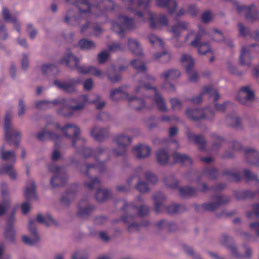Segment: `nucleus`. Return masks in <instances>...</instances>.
I'll list each match as a JSON object with an SVG mask.
<instances>
[{"label": "nucleus", "instance_id": "1", "mask_svg": "<svg viewBox=\"0 0 259 259\" xmlns=\"http://www.w3.org/2000/svg\"><path fill=\"white\" fill-rule=\"evenodd\" d=\"M126 6V9L133 13L135 15L137 16L141 21H145L147 18L149 19V23L152 28H156L158 26H165L167 24V21L164 16H161L159 17L156 16L154 14L150 11L145 12L142 13L140 12H137L134 9L136 4L135 0H122Z\"/></svg>", "mask_w": 259, "mask_h": 259}, {"label": "nucleus", "instance_id": "2", "mask_svg": "<svg viewBox=\"0 0 259 259\" xmlns=\"http://www.w3.org/2000/svg\"><path fill=\"white\" fill-rule=\"evenodd\" d=\"M91 0H66V2L69 6L71 5L76 4V6H73V12L68 10L65 16V21L68 23H71L72 20H75L77 17H84L89 13L91 7L89 4Z\"/></svg>", "mask_w": 259, "mask_h": 259}, {"label": "nucleus", "instance_id": "3", "mask_svg": "<svg viewBox=\"0 0 259 259\" xmlns=\"http://www.w3.org/2000/svg\"><path fill=\"white\" fill-rule=\"evenodd\" d=\"M92 97L93 96H91L89 99L88 96L84 95L80 97L78 100L71 99L66 101L63 99L62 103L65 104L68 108L73 111L82 110L87 103L95 104L97 109H101L105 106V102L100 100V97L99 96H96L95 99H93Z\"/></svg>", "mask_w": 259, "mask_h": 259}, {"label": "nucleus", "instance_id": "4", "mask_svg": "<svg viewBox=\"0 0 259 259\" xmlns=\"http://www.w3.org/2000/svg\"><path fill=\"white\" fill-rule=\"evenodd\" d=\"M136 92L137 93L141 92L145 95L144 100L147 107H149L148 104L151 102L152 101L151 98H152L159 110L161 111H166L167 108L162 98L157 92L155 88H150L148 86H144L137 88Z\"/></svg>", "mask_w": 259, "mask_h": 259}, {"label": "nucleus", "instance_id": "5", "mask_svg": "<svg viewBox=\"0 0 259 259\" xmlns=\"http://www.w3.org/2000/svg\"><path fill=\"white\" fill-rule=\"evenodd\" d=\"M13 113L11 111H8L5 116L4 122V130L6 140L10 144L14 143L16 145L18 144L20 140V133L13 128L11 120Z\"/></svg>", "mask_w": 259, "mask_h": 259}, {"label": "nucleus", "instance_id": "6", "mask_svg": "<svg viewBox=\"0 0 259 259\" xmlns=\"http://www.w3.org/2000/svg\"><path fill=\"white\" fill-rule=\"evenodd\" d=\"M204 33V30H201L200 33L197 34H195L193 31H191L185 37L186 41L191 40L190 45L197 47L199 54L202 55H205L211 51V49L208 44L201 42L202 38V34Z\"/></svg>", "mask_w": 259, "mask_h": 259}, {"label": "nucleus", "instance_id": "7", "mask_svg": "<svg viewBox=\"0 0 259 259\" xmlns=\"http://www.w3.org/2000/svg\"><path fill=\"white\" fill-rule=\"evenodd\" d=\"M135 26L134 20L125 16H119L115 21L112 22L113 31L122 36V33L126 30L131 29Z\"/></svg>", "mask_w": 259, "mask_h": 259}, {"label": "nucleus", "instance_id": "8", "mask_svg": "<svg viewBox=\"0 0 259 259\" xmlns=\"http://www.w3.org/2000/svg\"><path fill=\"white\" fill-rule=\"evenodd\" d=\"M235 6L237 12L244 16L247 21L253 22L259 20V11L254 4L247 7L236 3Z\"/></svg>", "mask_w": 259, "mask_h": 259}, {"label": "nucleus", "instance_id": "9", "mask_svg": "<svg viewBox=\"0 0 259 259\" xmlns=\"http://www.w3.org/2000/svg\"><path fill=\"white\" fill-rule=\"evenodd\" d=\"M110 97L113 100H117L121 98L126 99L129 102H133V106L138 110L142 109L146 106L143 100L135 97H130L126 93L119 89L112 90L111 92Z\"/></svg>", "mask_w": 259, "mask_h": 259}, {"label": "nucleus", "instance_id": "10", "mask_svg": "<svg viewBox=\"0 0 259 259\" xmlns=\"http://www.w3.org/2000/svg\"><path fill=\"white\" fill-rule=\"evenodd\" d=\"M253 52H259L258 45H251L242 48L239 57V63L241 65L248 67L251 66V57L250 54Z\"/></svg>", "mask_w": 259, "mask_h": 259}, {"label": "nucleus", "instance_id": "11", "mask_svg": "<svg viewBox=\"0 0 259 259\" xmlns=\"http://www.w3.org/2000/svg\"><path fill=\"white\" fill-rule=\"evenodd\" d=\"M181 61L188 74L189 79L192 81L197 80L199 78L197 73L192 70L194 65V62L192 57L189 55L183 54Z\"/></svg>", "mask_w": 259, "mask_h": 259}, {"label": "nucleus", "instance_id": "12", "mask_svg": "<svg viewBox=\"0 0 259 259\" xmlns=\"http://www.w3.org/2000/svg\"><path fill=\"white\" fill-rule=\"evenodd\" d=\"M114 141L117 146V149L114 150V153L117 155L124 154L126 151V146L131 141V139L124 135L121 134L116 136Z\"/></svg>", "mask_w": 259, "mask_h": 259}, {"label": "nucleus", "instance_id": "13", "mask_svg": "<svg viewBox=\"0 0 259 259\" xmlns=\"http://www.w3.org/2000/svg\"><path fill=\"white\" fill-rule=\"evenodd\" d=\"M236 99L241 104L248 105L254 99V92L249 87H243L239 91Z\"/></svg>", "mask_w": 259, "mask_h": 259}, {"label": "nucleus", "instance_id": "14", "mask_svg": "<svg viewBox=\"0 0 259 259\" xmlns=\"http://www.w3.org/2000/svg\"><path fill=\"white\" fill-rule=\"evenodd\" d=\"M186 114L190 118L193 120H197L202 118L210 119L212 117L213 112L208 108L204 110L188 109L186 111Z\"/></svg>", "mask_w": 259, "mask_h": 259}, {"label": "nucleus", "instance_id": "15", "mask_svg": "<svg viewBox=\"0 0 259 259\" xmlns=\"http://www.w3.org/2000/svg\"><path fill=\"white\" fill-rule=\"evenodd\" d=\"M133 153L137 158L144 159L150 155L151 149L146 144H139L133 147Z\"/></svg>", "mask_w": 259, "mask_h": 259}, {"label": "nucleus", "instance_id": "16", "mask_svg": "<svg viewBox=\"0 0 259 259\" xmlns=\"http://www.w3.org/2000/svg\"><path fill=\"white\" fill-rule=\"evenodd\" d=\"M79 59L74 56L71 53L66 54L61 60V62L71 68H76L78 72V68L82 66H79Z\"/></svg>", "mask_w": 259, "mask_h": 259}, {"label": "nucleus", "instance_id": "17", "mask_svg": "<svg viewBox=\"0 0 259 259\" xmlns=\"http://www.w3.org/2000/svg\"><path fill=\"white\" fill-rule=\"evenodd\" d=\"M35 226V222L30 221L29 223L28 229L31 233V237L27 236H23L22 237L23 241L25 244L32 245L38 240L39 237L36 234Z\"/></svg>", "mask_w": 259, "mask_h": 259}, {"label": "nucleus", "instance_id": "18", "mask_svg": "<svg viewBox=\"0 0 259 259\" xmlns=\"http://www.w3.org/2000/svg\"><path fill=\"white\" fill-rule=\"evenodd\" d=\"M61 130L66 137L72 138V145L73 146L75 138L79 134L78 128L75 125L67 124L63 128H61Z\"/></svg>", "mask_w": 259, "mask_h": 259}, {"label": "nucleus", "instance_id": "19", "mask_svg": "<svg viewBox=\"0 0 259 259\" xmlns=\"http://www.w3.org/2000/svg\"><path fill=\"white\" fill-rule=\"evenodd\" d=\"M78 72L83 74L90 73L92 75L96 76L103 78L105 76V74L100 69L95 67H88L85 66H82V67L78 68Z\"/></svg>", "mask_w": 259, "mask_h": 259}, {"label": "nucleus", "instance_id": "20", "mask_svg": "<svg viewBox=\"0 0 259 259\" xmlns=\"http://www.w3.org/2000/svg\"><path fill=\"white\" fill-rule=\"evenodd\" d=\"M78 79H73L71 83L61 82L59 80H55L54 84L58 88L62 89L67 92H72L75 90L74 84L79 82Z\"/></svg>", "mask_w": 259, "mask_h": 259}, {"label": "nucleus", "instance_id": "21", "mask_svg": "<svg viewBox=\"0 0 259 259\" xmlns=\"http://www.w3.org/2000/svg\"><path fill=\"white\" fill-rule=\"evenodd\" d=\"M107 130L97 126L93 128L91 132V135L94 138L98 141H102L107 135Z\"/></svg>", "mask_w": 259, "mask_h": 259}, {"label": "nucleus", "instance_id": "22", "mask_svg": "<svg viewBox=\"0 0 259 259\" xmlns=\"http://www.w3.org/2000/svg\"><path fill=\"white\" fill-rule=\"evenodd\" d=\"M24 194L26 198L32 199L35 196V186L33 181H30L27 184Z\"/></svg>", "mask_w": 259, "mask_h": 259}, {"label": "nucleus", "instance_id": "23", "mask_svg": "<svg viewBox=\"0 0 259 259\" xmlns=\"http://www.w3.org/2000/svg\"><path fill=\"white\" fill-rule=\"evenodd\" d=\"M239 33L243 36H246L247 35H249L251 38L255 40L259 41V32L255 31L250 33L249 30L244 27L242 24H239L238 25Z\"/></svg>", "mask_w": 259, "mask_h": 259}, {"label": "nucleus", "instance_id": "24", "mask_svg": "<svg viewBox=\"0 0 259 259\" xmlns=\"http://www.w3.org/2000/svg\"><path fill=\"white\" fill-rule=\"evenodd\" d=\"M189 28V25L186 22H181L174 26L171 32L175 37H178L181 35L183 30L188 29Z\"/></svg>", "mask_w": 259, "mask_h": 259}, {"label": "nucleus", "instance_id": "25", "mask_svg": "<svg viewBox=\"0 0 259 259\" xmlns=\"http://www.w3.org/2000/svg\"><path fill=\"white\" fill-rule=\"evenodd\" d=\"M36 220L39 223L46 226H50L56 224L55 221L53 220L50 215H42L39 214L37 215Z\"/></svg>", "mask_w": 259, "mask_h": 259}, {"label": "nucleus", "instance_id": "26", "mask_svg": "<svg viewBox=\"0 0 259 259\" xmlns=\"http://www.w3.org/2000/svg\"><path fill=\"white\" fill-rule=\"evenodd\" d=\"M2 15L3 17L7 22L12 23L13 24L14 26L16 28V29H17L18 31H19V29L17 28V26L19 25V24L17 21L16 17L11 16L7 8H3L2 11Z\"/></svg>", "mask_w": 259, "mask_h": 259}, {"label": "nucleus", "instance_id": "27", "mask_svg": "<svg viewBox=\"0 0 259 259\" xmlns=\"http://www.w3.org/2000/svg\"><path fill=\"white\" fill-rule=\"evenodd\" d=\"M156 159L158 162L162 165L165 164L167 163L169 156L167 153L162 149H160L156 153Z\"/></svg>", "mask_w": 259, "mask_h": 259}, {"label": "nucleus", "instance_id": "28", "mask_svg": "<svg viewBox=\"0 0 259 259\" xmlns=\"http://www.w3.org/2000/svg\"><path fill=\"white\" fill-rule=\"evenodd\" d=\"M0 157L4 160L13 162L16 159L15 153L12 151H6L4 146L0 149Z\"/></svg>", "mask_w": 259, "mask_h": 259}, {"label": "nucleus", "instance_id": "29", "mask_svg": "<svg viewBox=\"0 0 259 259\" xmlns=\"http://www.w3.org/2000/svg\"><path fill=\"white\" fill-rule=\"evenodd\" d=\"M175 162H180L185 165L190 164L192 162L191 159L186 155L175 153L174 155Z\"/></svg>", "mask_w": 259, "mask_h": 259}, {"label": "nucleus", "instance_id": "30", "mask_svg": "<svg viewBox=\"0 0 259 259\" xmlns=\"http://www.w3.org/2000/svg\"><path fill=\"white\" fill-rule=\"evenodd\" d=\"M175 162H180L185 165L190 164L192 162L191 159L186 155L175 153L174 155Z\"/></svg>", "mask_w": 259, "mask_h": 259}, {"label": "nucleus", "instance_id": "31", "mask_svg": "<svg viewBox=\"0 0 259 259\" xmlns=\"http://www.w3.org/2000/svg\"><path fill=\"white\" fill-rule=\"evenodd\" d=\"M180 72L177 70H169L164 72L161 77L164 80L174 79L180 76Z\"/></svg>", "mask_w": 259, "mask_h": 259}, {"label": "nucleus", "instance_id": "32", "mask_svg": "<svg viewBox=\"0 0 259 259\" xmlns=\"http://www.w3.org/2000/svg\"><path fill=\"white\" fill-rule=\"evenodd\" d=\"M79 47L84 50H90L95 48V44L92 40L88 39H82L78 42Z\"/></svg>", "mask_w": 259, "mask_h": 259}, {"label": "nucleus", "instance_id": "33", "mask_svg": "<svg viewBox=\"0 0 259 259\" xmlns=\"http://www.w3.org/2000/svg\"><path fill=\"white\" fill-rule=\"evenodd\" d=\"M4 236L5 238L10 242H13L15 239V231L13 227L10 225L8 226L5 231Z\"/></svg>", "mask_w": 259, "mask_h": 259}, {"label": "nucleus", "instance_id": "34", "mask_svg": "<svg viewBox=\"0 0 259 259\" xmlns=\"http://www.w3.org/2000/svg\"><path fill=\"white\" fill-rule=\"evenodd\" d=\"M128 45L133 53L136 55L141 54V50L138 42L136 40L129 38L128 39Z\"/></svg>", "mask_w": 259, "mask_h": 259}, {"label": "nucleus", "instance_id": "35", "mask_svg": "<svg viewBox=\"0 0 259 259\" xmlns=\"http://www.w3.org/2000/svg\"><path fill=\"white\" fill-rule=\"evenodd\" d=\"M3 174H8L12 179H15L17 176L16 171L11 165L6 166L5 168L0 169V175Z\"/></svg>", "mask_w": 259, "mask_h": 259}, {"label": "nucleus", "instance_id": "36", "mask_svg": "<svg viewBox=\"0 0 259 259\" xmlns=\"http://www.w3.org/2000/svg\"><path fill=\"white\" fill-rule=\"evenodd\" d=\"M107 75L109 79L113 82L118 81L121 78V76L119 74H117L116 73L115 69L112 66L108 69Z\"/></svg>", "mask_w": 259, "mask_h": 259}, {"label": "nucleus", "instance_id": "37", "mask_svg": "<svg viewBox=\"0 0 259 259\" xmlns=\"http://www.w3.org/2000/svg\"><path fill=\"white\" fill-rule=\"evenodd\" d=\"M208 33L209 35L212 36L213 40L215 41H221L223 40L224 39L222 33L215 29H212L210 30L208 32Z\"/></svg>", "mask_w": 259, "mask_h": 259}, {"label": "nucleus", "instance_id": "38", "mask_svg": "<svg viewBox=\"0 0 259 259\" xmlns=\"http://www.w3.org/2000/svg\"><path fill=\"white\" fill-rule=\"evenodd\" d=\"M154 58L155 60H159L161 62H165L169 60L170 55L167 51L164 50L161 54L154 55Z\"/></svg>", "mask_w": 259, "mask_h": 259}, {"label": "nucleus", "instance_id": "39", "mask_svg": "<svg viewBox=\"0 0 259 259\" xmlns=\"http://www.w3.org/2000/svg\"><path fill=\"white\" fill-rule=\"evenodd\" d=\"M37 138L40 140L48 138L56 140L58 139V137L53 134L47 132L46 131H43L37 135Z\"/></svg>", "mask_w": 259, "mask_h": 259}, {"label": "nucleus", "instance_id": "40", "mask_svg": "<svg viewBox=\"0 0 259 259\" xmlns=\"http://www.w3.org/2000/svg\"><path fill=\"white\" fill-rule=\"evenodd\" d=\"M109 196V192L104 189H99L96 195V199L99 201H102L107 199Z\"/></svg>", "mask_w": 259, "mask_h": 259}, {"label": "nucleus", "instance_id": "41", "mask_svg": "<svg viewBox=\"0 0 259 259\" xmlns=\"http://www.w3.org/2000/svg\"><path fill=\"white\" fill-rule=\"evenodd\" d=\"M132 65L138 71L144 72L146 68L143 62L140 59L133 60L131 62Z\"/></svg>", "mask_w": 259, "mask_h": 259}, {"label": "nucleus", "instance_id": "42", "mask_svg": "<svg viewBox=\"0 0 259 259\" xmlns=\"http://www.w3.org/2000/svg\"><path fill=\"white\" fill-rule=\"evenodd\" d=\"M148 39L150 42L153 46L162 47L163 46V42L162 40L157 36L151 34L149 35Z\"/></svg>", "mask_w": 259, "mask_h": 259}, {"label": "nucleus", "instance_id": "43", "mask_svg": "<svg viewBox=\"0 0 259 259\" xmlns=\"http://www.w3.org/2000/svg\"><path fill=\"white\" fill-rule=\"evenodd\" d=\"M180 195L183 197L193 196L195 194V190L190 187L180 188Z\"/></svg>", "mask_w": 259, "mask_h": 259}, {"label": "nucleus", "instance_id": "44", "mask_svg": "<svg viewBox=\"0 0 259 259\" xmlns=\"http://www.w3.org/2000/svg\"><path fill=\"white\" fill-rule=\"evenodd\" d=\"M156 5L159 7L176 6V3L173 0H156Z\"/></svg>", "mask_w": 259, "mask_h": 259}, {"label": "nucleus", "instance_id": "45", "mask_svg": "<svg viewBox=\"0 0 259 259\" xmlns=\"http://www.w3.org/2000/svg\"><path fill=\"white\" fill-rule=\"evenodd\" d=\"M203 94H208L210 97H213L214 100H217L219 96L217 91L211 87H206L204 89Z\"/></svg>", "mask_w": 259, "mask_h": 259}, {"label": "nucleus", "instance_id": "46", "mask_svg": "<svg viewBox=\"0 0 259 259\" xmlns=\"http://www.w3.org/2000/svg\"><path fill=\"white\" fill-rule=\"evenodd\" d=\"M56 103V102L55 101L51 102L47 101H38L36 102L35 105L36 107L38 108L45 109L51 107L52 104H54Z\"/></svg>", "mask_w": 259, "mask_h": 259}, {"label": "nucleus", "instance_id": "47", "mask_svg": "<svg viewBox=\"0 0 259 259\" xmlns=\"http://www.w3.org/2000/svg\"><path fill=\"white\" fill-rule=\"evenodd\" d=\"M64 180L60 176L57 175L54 176L51 180V184L53 187H56L62 185L64 183Z\"/></svg>", "mask_w": 259, "mask_h": 259}, {"label": "nucleus", "instance_id": "48", "mask_svg": "<svg viewBox=\"0 0 259 259\" xmlns=\"http://www.w3.org/2000/svg\"><path fill=\"white\" fill-rule=\"evenodd\" d=\"M109 58V54L106 51L101 52L97 57L99 63L100 64L104 63Z\"/></svg>", "mask_w": 259, "mask_h": 259}, {"label": "nucleus", "instance_id": "49", "mask_svg": "<svg viewBox=\"0 0 259 259\" xmlns=\"http://www.w3.org/2000/svg\"><path fill=\"white\" fill-rule=\"evenodd\" d=\"M56 69L55 66L50 64H44L41 68V71L44 74L49 73Z\"/></svg>", "mask_w": 259, "mask_h": 259}, {"label": "nucleus", "instance_id": "50", "mask_svg": "<svg viewBox=\"0 0 259 259\" xmlns=\"http://www.w3.org/2000/svg\"><path fill=\"white\" fill-rule=\"evenodd\" d=\"M201 18L203 22L207 23L213 19V15L211 12L207 11L202 14Z\"/></svg>", "mask_w": 259, "mask_h": 259}, {"label": "nucleus", "instance_id": "51", "mask_svg": "<svg viewBox=\"0 0 259 259\" xmlns=\"http://www.w3.org/2000/svg\"><path fill=\"white\" fill-rule=\"evenodd\" d=\"M172 108L175 110H179L182 105L180 101L177 99H172L170 100Z\"/></svg>", "mask_w": 259, "mask_h": 259}, {"label": "nucleus", "instance_id": "52", "mask_svg": "<svg viewBox=\"0 0 259 259\" xmlns=\"http://www.w3.org/2000/svg\"><path fill=\"white\" fill-rule=\"evenodd\" d=\"M90 182L91 184H89L88 182L85 183V186L89 189H91L93 187L97 186L100 183L99 181L97 178L91 179H90Z\"/></svg>", "mask_w": 259, "mask_h": 259}, {"label": "nucleus", "instance_id": "53", "mask_svg": "<svg viewBox=\"0 0 259 259\" xmlns=\"http://www.w3.org/2000/svg\"><path fill=\"white\" fill-rule=\"evenodd\" d=\"M26 112V108L24 102L22 101H20L18 106V115L21 116L23 115Z\"/></svg>", "mask_w": 259, "mask_h": 259}, {"label": "nucleus", "instance_id": "54", "mask_svg": "<svg viewBox=\"0 0 259 259\" xmlns=\"http://www.w3.org/2000/svg\"><path fill=\"white\" fill-rule=\"evenodd\" d=\"M137 189L142 193L145 192L148 190V188L145 183L139 182L137 186Z\"/></svg>", "mask_w": 259, "mask_h": 259}, {"label": "nucleus", "instance_id": "55", "mask_svg": "<svg viewBox=\"0 0 259 259\" xmlns=\"http://www.w3.org/2000/svg\"><path fill=\"white\" fill-rule=\"evenodd\" d=\"M21 66L24 69H27L29 66L28 58L26 55H23L21 60Z\"/></svg>", "mask_w": 259, "mask_h": 259}, {"label": "nucleus", "instance_id": "56", "mask_svg": "<svg viewBox=\"0 0 259 259\" xmlns=\"http://www.w3.org/2000/svg\"><path fill=\"white\" fill-rule=\"evenodd\" d=\"M93 87V82L91 79H88L83 83V89L86 91L91 90Z\"/></svg>", "mask_w": 259, "mask_h": 259}, {"label": "nucleus", "instance_id": "57", "mask_svg": "<svg viewBox=\"0 0 259 259\" xmlns=\"http://www.w3.org/2000/svg\"><path fill=\"white\" fill-rule=\"evenodd\" d=\"M30 205L28 202H25L22 203L21 206V210L23 214H27L30 211Z\"/></svg>", "mask_w": 259, "mask_h": 259}, {"label": "nucleus", "instance_id": "58", "mask_svg": "<svg viewBox=\"0 0 259 259\" xmlns=\"http://www.w3.org/2000/svg\"><path fill=\"white\" fill-rule=\"evenodd\" d=\"M188 138L190 141H194L196 143H201L203 141V138L201 136L190 134L188 136Z\"/></svg>", "mask_w": 259, "mask_h": 259}, {"label": "nucleus", "instance_id": "59", "mask_svg": "<svg viewBox=\"0 0 259 259\" xmlns=\"http://www.w3.org/2000/svg\"><path fill=\"white\" fill-rule=\"evenodd\" d=\"M103 5L105 6L106 8L108 10H112L114 5V3L111 0H105L103 2Z\"/></svg>", "mask_w": 259, "mask_h": 259}, {"label": "nucleus", "instance_id": "60", "mask_svg": "<svg viewBox=\"0 0 259 259\" xmlns=\"http://www.w3.org/2000/svg\"><path fill=\"white\" fill-rule=\"evenodd\" d=\"M145 178L148 182L152 183H154L157 181L156 177L151 173H147L145 175Z\"/></svg>", "mask_w": 259, "mask_h": 259}, {"label": "nucleus", "instance_id": "61", "mask_svg": "<svg viewBox=\"0 0 259 259\" xmlns=\"http://www.w3.org/2000/svg\"><path fill=\"white\" fill-rule=\"evenodd\" d=\"M72 259H87V256L82 254L80 252L75 251L72 254Z\"/></svg>", "mask_w": 259, "mask_h": 259}, {"label": "nucleus", "instance_id": "62", "mask_svg": "<svg viewBox=\"0 0 259 259\" xmlns=\"http://www.w3.org/2000/svg\"><path fill=\"white\" fill-rule=\"evenodd\" d=\"M7 38V34L4 27L0 24V39L5 40Z\"/></svg>", "mask_w": 259, "mask_h": 259}, {"label": "nucleus", "instance_id": "63", "mask_svg": "<svg viewBox=\"0 0 259 259\" xmlns=\"http://www.w3.org/2000/svg\"><path fill=\"white\" fill-rule=\"evenodd\" d=\"M27 30L29 33L30 38L32 39L34 38L36 35V31L35 29H33L32 26L31 25L28 26Z\"/></svg>", "mask_w": 259, "mask_h": 259}, {"label": "nucleus", "instance_id": "64", "mask_svg": "<svg viewBox=\"0 0 259 259\" xmlns=\"http://www.w3.org/2000/svg\"><path fill=\"white\" fill-rule=\"evenodd\" d=\"M179 211V207L176 205H172L167 208V211L169 213H174Z\"/></svg>", "mask_w": 259, "mask_h": 259}]
</instances>
